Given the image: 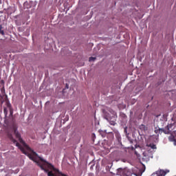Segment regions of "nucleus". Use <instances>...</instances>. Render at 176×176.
Listing matches in <instances>:
<instances>
[{
	"mask_svg": "<svg viewBox=\"0 0 176 176\" xmlns=\"http://www.w3.org/2000/svg\"><path fill=\"white\" fill-rule=\"evenodd\" d=\"M100 135H102V138H105L106 137V133L103 131H100Z\"/></svg>",
	"mask_w": 176,
	"mask_h": 176,
	"instance_id": "obj_13",
	"label": "nucleus"
},
{
	"mask_svg": "<svg viewBox=\"0 0 176 176\" xmlns=\"http://www.w3.org/2000/svg\"><path fill=\"white\" fill-rule=\"evenodd\" d=\"M146 146L148 147L153 148V150H155L157 148V146L155 144H153V143H150L149 144H147Z\"/></svg>",
	"mask_w": 176,
	"mask_h": 176,
	"instance_id": "obj_8",
	"label": "nucleus"
},
{
	"mask_svg": "<svg viewBox=\"0 0 176 176\" xmlns=\"http://www.w3.org/2000/svg\"><path fill=\"white\" fill-rule=\"evenodd\" d=\"M117 175H126V170L125 169H123V168H118L117 170Z\"/></svg>",
	"mask_w": 176,
	"mask_h": 176,
	"instance_id": "obj_6",
	"label": "nucleus"
},
{
	"mask_svg": "<svg viewBox=\"0 0 176 176\" xmlns=\"http://www.w3.org/2000/svg\"><path fill=\"white\" fill-rule=\"evenodd\" d=\"M140 129L142 131H147V126H146L144 124H141L140 126Z\"/></svg>",
	"mask_w": 176,
	"mask_h": 176,
	"instance_id": "obj_9",
	"label": "nucleus"
},
{
	"mask_svg": "<svg viewBox=\"0 0 176 176\" xmlns=\"http://www.w3.org/2000/svg\"><path fill=\"white\" fill-rule=\"evenodd\" d=\"M96 60V58H94V56H90L89 58V62H92Z\"/></svg>",
	"mask_w": 176,
	"mask_h": 176,
	"instance_id": "obj_10",
	"label": "nucleus"
},
{
	"mask_svg": "<svg viewBox=\"0 0 176 176\" xmlns=\"http://www.w3.org/2000/svg\"><path fill=\"white\" fill-rule=\"evenodd\" d=\"M15 136L18 139V140L21 142V144H23L24 146H27L25 144V142L23 141V140L21 138V135H20V133H19L16 131H14Z\"/></svg>",
	"mask_w": 176,
	"mask_h": 176,
	"instance_id": "obj_3",
	"label": "nucleus"
},
{
	"mask_svg": "<svg viewBox=\"0 0 176 176\" xmlns=\"http://www.w3.org/2000/svg\"><path fill=\"white\" fill-rule=\"evenodd\" d=\"M93 135H94V136H96V135H95L94 133H93Z\"/></svg>",
	"mask_w": 176,
	"mask_h": 176,
	"instance_id": "obj_18",
	"label": "nucleus"
},
{
	"mask_svg": "<svg viewBox=\"0 0 176 176\" xmlns=\"http://www.w3.org/2000/svg\"><path fill=\"white\" fill-rule=\"evenodd\" d=\"M0 34L2 35H4V31L3 30H2V26H0Z\"/></svg>",
	"mask_w": 176,
	"mask_h": 176,
	"instance_id": "obj_12",
	"label": "nucleus"
},
{
	"mask_svg": "<svg viewBox=\"0 0 176 176\" xmlns=\"http://www.w3.org/2000/svg\"><path fill=\"white\" fill-rule=\"evenodd\" d=\"M175 143H176V141H175Z\"/></svg>",
	"mask_w": 176,
	"mask_h": 176,
	"instance_id": "obj_19",
	"label": "nucleus"
},
{
	"mask_svg": "<svg viewBox=\"0 0 176 176\" xmlns=\"http://www.w3.org/2000/svg\"><path fill=\"white\" fill-rule=\"evenodd\" d=\"M10 115H12V112L11 111V110L10 111Z\"/></svg>",
	"mask_w": 176,
	"mask_h": 176,
	"instance_id": "obj_16",
	"label": "nucleus"
},
{
	"mask_svg": "<svg viewBox=\"0 0 176 176\" xmlns=\"http://www.w3.org/2000/svg\"><path fill=\"white\" fill-rule=\"evenodd\" d=\"M4 115L6 117L8 115V109L6 108L3 109Z\"/></svg>",
	"mask_w": 176,
	"mask_h": 176,
	"instance_id": "obj_11",
	"label": "nucleus"
},
{
	"mask_svg": "<svg viewBox=\"0 0 176 176\" xmlns=\"http://www.w3.org/2000/svg\"><path fill=\"white\" fill-rule=\"evenodd\" d=\"M65 88H66V89H68V88H69L68 84H66Z\"/></svg>",
	"mask_w": 176,
	"mask_h": 176,
	"instance_id": "obj_15",
	"label": "nucleus"
},
{
	"mask_svg": "<svg viewBox=\"0 0 176 176\" xmlns=\"http://www.w3.org/2000/svg\"><path fill=\"white\" fill-rule=\"evenodd\" d=\"M12 142H14V144H16V146H17L19 148H20L21 151L23 152V154L27 155V153L25 152V150L24 149V148H23V146H21L20 144V143H19L17 141H16V140L12 139Z\"/></svg>",
	"mask_w": 176,
	"mask_h": 176,
	"instance_id": "obj_4",
	"label": "nucleus"
},
{
	"mask_svg": "<svg viewBox=\"0 0 176 176\" xmlns=\"http://www.w3.org/2000/svg\"><path fill=\"white\" fill-rule=\"evenodd\" d=\"M29 158H30L31 160L36 162V161H35V159L34 158V157H33L32 155H29Z\"/></svg>",
	"mask_w": 176,
	"mask_h": 176,
	"instance_id": "obj_14",
	"label": "nucleus"
},
{
	"mask_svg": "<svg viewBox=\"0 0 176 176\" xmlns=\"http://www.w3.org/2000/svg\"><path fill=\"white\" fill-rule=\"evenodd\" d=\"M10 138H12V135H10Z\"/></svg>",
	"mask_w": 176,
	"mask_h": 176,
	"instance_id": "obj_17",
	"label": "nucleus"
},
{
	"mask_svg": "<svg viewBox=\"0 0 176 176\" xmlns=\"http://www.w3.org/2000/svg\"><path fill=\"white\" fill-rule=\"evenodd\" d=\"M170 171L169 170H160L157 172V176H165L167 173H168Z\"/></svg>",
	"mask_w": 176,
	"mask_h": 176,
	"instance_id": "obj_5",
	"label": "nucleus"
},
{
	"mask_svg": "<svg viewBox=\"0 0 176 176\" xmlns=\"http://www.w3.org/2000/svg\"><path fill=\"white\" fill-rule=\"evenodd\" d=\"M111 125L116 124L115 116H112L111 118H107Z\"/></svg>",
	"mask_w": 176,
	"mask_h": 176,
	"instance_id": "obj_7",
	"label": "nucleus"
},
{
	"mask_svg": "<svg viewBox=\"0 0 176 176\" xmlns=\"http://www.w3.org/2000/svg\"><path fill=\"white\" fill-rule=\"evenodd\" d=\"M169 126H166L165 129H155V133L157 134L159 133V131H162L164 132V133L165 134H169L170 132H169Z\"/></svg>",
	"mask_w": 176,
	"mask_h": 176,
	"instance_id": "obj_2",
	"label": "nucleus"
},
{
	"mask_svg": "<svg viewBox=\"0 0 176 176\" xmlns=\"http://www.w3.org/2000/svg\"><path fill=\"white\" fill-rule=\"evenodd\" d=\"M40 161L36 162V164L39 166L41 170H44L47 173V176H54V172L58 171L56 168H54V166L52 165L50 163L45 161V160L39 157ZM58 176H67L65 173H60Z\"/></svg>",
	"mask_w": 176,
	"mask_h": 176,
	"instance_id": "obj_1",
	"label": "nucleus"
}]
</instances>
